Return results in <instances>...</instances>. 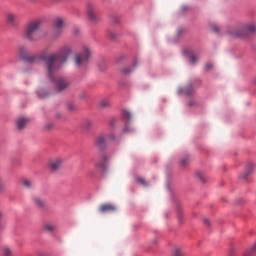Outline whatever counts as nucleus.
Segmentation results:
<instances>
[{
	"mask_svg": "<svg viewBox=\"0 0 256 256\" xmlns=\"http://www.w3.org/2000/svg\"><path fill=\"white\" fill-rule=\"evenodd\" d=\"M133 67H137V60L134 61Z\"/></svg>",
	"mask_w": 256,
	"mask_h": 256,
	"instance_id": "4c0bfd02",
	"label": "nucleus"
},
{
	"mask_svg": "<svg viewBox=\"0 0 256 256\" xmlns=\"http://www.w3.org/2000/svg\"><path fill=\"white\" fill-rule=\"evenodd\" d=\"M110 39H115V35L110 36Z\"/></svg>",
	"mask_w": 256,
	"mask_h": 256,
	"instance_id": "ea45409f",
	"label": "nucleus"
},
{
	"mask_svg": "<svg viewBox=\"0 0 256 256\" xmlns=\"http://www.w3.org/2000/svg\"><path fill=\"white\" fill-rule=\"evenodd\" d=\"M98 210L100 213H113L117 211V207L113 204H102Z\"/></svg>",
	"mask_w": 256,
	"mask_h": 256,
	"instance_id": "9b49d317",
	"label": "nucleus"
},
{
	"mask_svg": "<svg viewBox=\"0 0 256 256\" xmlns=\"http://www.w3.org/2000/svg\"><path fill=\"white\" fill-rule=\"evenodd\" d=\"M111 141H115V134L109 133V134H100L96 137L94 141L95 147L97 149H100V151H103L111 143Z\"/></svg>",
	"mask_w": 256,
	"mask_h": 256,
	"instance_id": "39448f33",
	"label": "nucleus"
},
{
	"mask_svg": "<svg viewBox=\"0 0 256 256\" xmlns=\"http://www.w3.org/2000/svg\"><path fill=\"white\" fill-rule=\"evenodd\" d=\"M107 161H109V157L107 155H103L102 161L97 163L95 167L102 169V171H107V165H106Z\"/></svg>",
	"mask_w": 256,
	"mask_h": 256,
	"instance_id": "2eb2a0df",
	"label": "nucleus"
},
{
	"mask_svg": "<svg viewBox=\"0 0 256 256\" xmlns=\"http://www.w3.org/2000/svg\"><path fill=\"white\" fill-rule=\"evenodd\" d=\"M43 23V20L37 18L34 20H31L25 27L24 30V37L27 39V41H30L31 43H35L39 41V37L37 36V33H39V29H41V25Z\"/></svg>",
	"mask_w": 256,
	"mask_h": 256,
	"instance_id": "7ed1b4c3",
	"label": "nucleus"
},
{
	"mask_svg": "<svg viewBox=\"0 0 256 256\" xmlns=\"http://www.w3.org/2000/svg\"><path fill=\"white\" fill-rule=\"evenodd\" d=\"M127 131H129L128 129H127V127L124 129V133H127Z\"/></svg>",
	"mask_w": 256,
	"mask_h": 256,
	"instance_id": "a19ab883",
	"label": "nucleus"
},
{
	"mask_svg": "<svg viewBox=\"0 0 256 256\" xmlns=\"http://www.w3.org/2000/svg\"><path fill=\"white\" fill-rule=\"evenodd\" d=\"M122 117L123 119H125V121H129L131 119V112H129L128 110H123Z\"/></svg>",
	"mask_w": 256,
	"mask_h": 256,
	"instance_id": "5701e85b",
	"label": "nucleus"
},
{
	"mask_svg": "<svg viewBox=\"0 0 256 256\" xmlns=\"http://www.w3.org/2000/svg\"><path fill=\"white\" fill-rule=\"evenodd\" d=\"M137 181H138V183H141V185H144V186L147 185V182L143 178H137Z\"/></svg>",
	"mask_w": 256,
	"mask_h": 256,
	"instance_id": "72a5a7b5",
	"label": "nucleus"
},
{
	"mask_svg": "<svg viewBox=\"0 0 256 256\" xmlns=\"http://www.w3.org/2000/svg\"><path fill=\"white\" fill-rule=\"evenodd\" d=\"M38 95L42 99H45V97L49 96V93H47V91H45L44 89H40V90H38Z\"/></svg>",
	"mask_w": 256,
	"mask_h": 256,
	"instance_id": "393cba45",
	"label": "nucleus"
},
{
	"mask_svg": "<svg viewBox=\"0 0 256 256\" xmlns=\"http://www.w3.org/2000/svg\"><path fill=\"white\" fill-rule=\"evenodd\" d=\"M3 256H13V248L9 246L2 247Z\"/></svg>",
	"mask_w": 256,
	"mask_h": 256,
	"instance_id": "a211bd4d",
	"label": "nucleus"
},
{
	"mask_svg": "<svg viewBox=\"0 0 256 256\" xmlns=\"http://www.w3.org/2000/svg\"><path fill=\"white\" fill-rule=\"evenodd\" d=\"M44 231H46V233H55V231H57V225L47 222L44 224Z\"/></svg>",
	"mask_w": 256,
	"mask_h": 256,
	"instance_id": "dca6fc26",
	"label": "nucleus"
},
{
	"mask_svg": "<svg viewBox=\"0 0 256 256\" xmlns=\"http://www.w3.org/2000/svg\"><path fill=\"white\" fill-rule=\"evenodd\" d=\"M92 126H93V122L89 119L84 120L82 123L83 129H86V130L91 129Z\"/></svg>",
	"mask_w": 256,
	"mask_h": 256,
	"instance_id": "412c9836",
	"label": "nucleus"
},
{
	"mask_svg": "<svg viewBox=\"0 0 256 256\" xmlns=\"http://www.w3.org/2000/svg\"><path fill=\"white\" fill-rule=\"evenodd\" d=\"M6 21L8 25L15 26L17 23H19V16L14 13H8L6 15Z\"/></svg>",
	"mask_w": 256,
	"mask_h": 256,
	"instance_id": "f8f14e48",
	"label": "nucleus"
},
{
	"mask_svg": "<svg viewBox=\"0 0 256 256\" xmlns=\"http://www.w3.org/2000/svg\"><path fill=\"white\" fill-rule=\"evenodd\" d=\"M67 27V19L63 17H56L52 22V39H59L63 35V29Z\"/></svg>",
	"mask_w": 256,
	"mask_h": 256,
	"instance_id": "20e7f679",
	"label": "nucleus"
},
{
	"mask_svg": "<svg viewBox=\"0 0 256 256\" xmlns=\"http://www.w3.org/2000/svg\"><path fill=\"white\" fill-rule=\"evenodd\" d=\"M227 33L228 35H231L232 37H237L238 39H251V36L255 35L256 33V22L248 21L238 27H229Z\"/></svg>",
	"mask_w": 256,
	"mask_h": 256,
	"instance_id": "f03ea898",
	"label": "nucleus"
},
{
	"mask_svg": "<svg viewBox=\"0 0 256 256\" xmlns=\"http://www.w3.org/2000/svg\"><path fill=\"white\" fill-rule=\"evenodd\" d=\"M256 253V242L247 250L245 256H253Z\"/></svg>",
	"mask_w": 256,
	"mask_h": 256,
	"instance_id": "aec40b11",
	"label": "nucleus"
},
{
	"mask_svg": "<svg viewBox=\"0 0 256 256\" xmlns=\"http://www.w3.org/2000/svg\"><path fill=\"white\" fill-rule=\"evenodd\" d=\"M0 229H3V225L0 224Z\"/></svg>",
	"mask_w": 256,
	"mask_h": 256,
	"instance_id": "37998d69",
	"label": "nucleus"
},
{
	"mask_svg": "<svg viewBox=\"0 0 256 256\" xmlns=\"http://www.w3.org/2000/svg\"><path fill=\"white\" fill-rule=\"evenodd\" d=\"M116 123H117V119L116 118H111L110 121H109V125L111 127H113Z\"/></svg>",
	"mask_w": 256,
	"mask_h": 256,
	"instance_id": "473e14b6",
	"label": "nucleus"
},
{
	"mask_svg": "<svg viewBox=\"0 0 256 256\" xmlns=\"http://www.w3.org/2000/svg\"><path fill=\"white\" fill-rule=\"evenodd\" d=\"M121 71L124 75H129V73H131L132 69L129 67H126V68H122Z\"/></svg>",
	"mask_w": 256,
	"mask_h": 256,
	"instance_id": "c85d7f7f",
	"label": "nucleus"
},
{
	"mask_svg": "<svg viewBox=\"0 0 256 256\" xmlns=\"http://www.w3.org/2000/svg\"><path fill=\"white\" fill-rule=\"evenodd\" d=\"M204 225H206V227H209L211 225V222L209 221V219L207 218L204 219Z\"/></svg>",
	"mask_w": 256,
	"mask_h": 256,
	"instance_id": "c9c22d12",
	"label": "nucleus"
},
{
	"mask_svg": "<svg viewBox=\"0 0 256 256\" xmlns=\"http://www.w3.org/2000/svg\"><path fill=\"white\" fill-rule=\"evenodd\" d=\"M182 10L183 11H187V7H182Z\"/></svg>",
	"mask_w": 256,
	"mask_h": 256,
	"instance_id": "58836bf2",
	"label": "nucleus"
},
{
	"mask_svg": "<svg viewBox=\"0 0 256 256\" xmlns=\"http://www.w3.org/2000/svg\"><path fill=\"white\" fill-rule=\"evenodd\" d=\"M179 93H182L183 95H193L195 93V88H193V85H190L186 88H180Z\"/></svg>",
	"mask_w": 256,
	"mask_h": 256,
	"instance_id": "f3484780",
	"label": "nucleus"
},
{
	"mask_svg": "<svg viewBox=\"0 0 256 256\" xmlns=\"http://www.w3.org/2000/svg\"><path fill=\"white\" fill-rule=\"evenodd\" d=\"M90 58L91 50L85 47L82 53H78L74 56V63L76 67H83V65H87Z\"/></svg>",
	"mask_w": 256,
	"mask_h": 256,
	"instance_id": "423d86ee",
	"label": "nucleus"
},
{
	"mask_svg": "<svg viewBox=\"0 0 256 256\" xmlns=\"http://www.w3.org/2000/svg\"><path fill=\"white\" fill-rule=\"evenodd\" d=\"M31 201L39 209H43L45 207V200H43V198H41L39 196H32Z\"/></svg>",
	"mask_w": 256,
	"mask_h": 256,
	"instance_id": "ddd939ff",
	"label": "nucleus"
},
{
	"mask_svg": "<svg viewBox=\"0 0 256 256\" xmlns=\"http://www.w3.org/2000/svg\"><path fill=\"white\" fill-rule=\"evenodd\" d=\"M72 49L69 46L62 48L57 53H47L42 52L39 55L29 54V49L25 46H20L18 50L19 57L23 59L26 63H39V61H44L48 78L52 83H54L57 91H65L71 85L65 78H57V71L61 69V65L67 62V58L71 55Z\"/></svg>",
	"mask_w": 256,
	"mask_h": 256,
	"instance_id": "f257e3e1",
	"label": "nucleus"
},
{
	"mask_svg": "<svg viewBox=\"0 0 256 256\" xmlns=\"http://www.w3.org/2000/svg\"><path fill=\"white\" fill-rule=\"evenodd\" d=\"M196 177H198V179L201 180L202 183H205V174L203 172H197Z\"/></svg>",
	"mask_w": 256,
	"mask_h": 256,
	"instance_id": "cd10ccee",
	"label": "nucleus"
},
{
	"mask_svg": "<svg viewBox=\"0 0 256 256\" xmlns=\"http://www.w3.org/2000/svg\"><path fill=\"white\" fill-rule=\"evenodd\" d=\"M255 169V163L248 161L246 164V168L243 174L240 175L239 179L242 183H245L247 181V177L253 173Z\"/></svg>",
	"mask_w": 256,
	"mask_h": 256,
	"instance_id": "6e6552de",
	"label": "nucleus"
},
{
	"mask_svg": "<svg viewBox=\"0 0 256 256\" xmlns=\"http://www.w3.org/2000/svg\"><path fill=\"white\" fill-rule=\"evenodd\" d=\"M27 123H29V118L27 117L20 116L16 118V129H18V131H22V129H25L27 127Z\"/></svg>",
	"mask_w": 256,
	"mask_h": 256,
	"instance_id": "9d476101",
	"label": "nucleus"
},
{
	"mask_svg": "<svg viewBox=\"0 0 256 256\" xmlns=\"http://www.w3.org/2000/svg\"><path fill=\"white\" fill-rule=\"evenodd\" d=\"M53 127H55V124H53V122H47L44 126L46 131H51V129H53Z\"/></svg>",
	"mask_w": 256,
	"mask_h": 256,
	"instance_id": "bb28decb",
	"label": "nucleus"
},
{
	"mask_svg": "<svg viewBox=\"0 0 256 256\" xmlns=\"http://www.w3.org/2000/svg\"><path fill=\"white\" fill-rule=\"evenodd\" d=\"M5 189V184L3 183V176L0 175V191H3Z\"/></svg>",
	"mask_w": 256,
	"mask_h": 256,
	"instance_id": "7c9ffc66",
	"label": "nucleus"
},
{
	"mask_svg": "<svg viewBox=\"0 0 256 256\" xmlns=\"http://www.w3.org/2000/svg\"><path fill=\"white\" fill-rule=\"evenodd\" d=\"M61 165H63V160L61 158H55L49 161L48 167L50 171L55 173V171H59V169H61Z\"/></svg>",
	"mask_w": 256,
	"mask_h": 256,
	"instance_id": "1a4fd4ad",
	"label": "nucleus"
},
{
	"mask_svg": "<svg viewBox=\"0 0 256 256\" xmlns=\"http://www.w3.org/2000/svg\"><path fill=\"white\" fill-rule=\"evenodd\" d=\"M189 107H193L195 105V100H190L188 102Z\"/></svg>",
	"mask_w": 256,
	"mask_h": 256,
	"instance_id": "e433bc0d",
	"label": "nucleus"
},
{
	"mask_svg": "<svg viewBox=\"0 0 256 256\" xmlns=\"http://www.w3.org/2000/svg\"><path fill=\"white\" fill-rule=\"evenodd\" d=\"M211 69H213V64H211V63H206V64H205V70H206V71H211Z\"/></svg>",
	"mask_w": 256,
	"mask_h": 256,
	"instance_id": "2f4dec72",
	"label": "nucleus"
},
{
	"mask_svg": "<svg viewBox=\"0 0 256 256\" xmlns=\"http://www.w3.org/2000/svg\"><path fill=\"white\" fill-rule=\"evenodd\" d=\"M87 14L92 23H97V21H99V14H97V6H95V4L88 3Z\"/></svg>",
	"mask_w": 256,
	"mask_h": 256,
	"instance_id": "0eeeda50",
	"label": "nucleus"
},
{
	"mask_svg": "<svg viewBox=\"0 0 256 256\" xmlns=\"http://www.w3.org/2000/svg\"><path fill=\"white\" fill-rule=\"evenodd\" d=\"M111 107V99L103 98L98 102L99 109H109Z\"/></svg>",
	"mask_w": 256,
	"mask_h": 256,
	"instance_id": "4468645a",
	"label": "nucleus"
},
{
	"mask_svg": "<svg viewBox=\"0 0 256 256\" xmlns=\"http://www.w3.org/2000/svg\"><path fill=\"white\" fill-rule=\"evenodd\" d=\"M191 63H197V57L195 55L190 56Z\"/></svg>",
	"mask_w": 256,
	"mask_h": 256,
	"instance_id": "f704fd0d",
	"label": "nucleus"
},
{
	"mask_svg": "<svg viewBox=\"0 0 256 256\" xmlns=\"http://www.w3.org/2000/svg\"><path fill=\"white\" fill-rule=\"evenodd\" d=\"M22 185H23V187H25V189H33V187H34L33 182L30 180H24L22 182Z\"/></svg>",
	"mask_w": 256,
	"mask_h": 256,
	"instance_id": "4be33fe9",
	"label": "nucleus"
},
{
	"mask_svg": "<svg viewBox=\"0 0 256 256\" xmlns=\"http://www.w3.org/2000/svg\"><path fill=\"white\" fill-rule=\"evenodd\" d=\"M2 216H3V214L0 212V219H1Z\"/></svg>",
	"mask_w": 256,
	"mask_h": 256,
	"instance_id": "79ce46f5",
	"label": "nucleus"
},
{
	"mask_svg": "<svg viewBox=\"0 0 256 256\" xmlns=\"http://www.w3.org/2000/svg\"><path fill=\"white\" fill-rule=\"evenodd\" d=\"M172 256H183V251L181 248H174Z\"/></svg>",
	"mask_w": 256,
	"mask_h": 256,
	"instance_id": "a878e982",
	"label": "nucleus"
},
{
	"mask_svg": "<svg viewBox=\"0 0 256 256\" xmlns=\"http://www.w3.org/2000/svg\"><path fill=\"white\" fill-rule=\"evenodd\" d=\"M66 109L73 113V112L77 111V105H75V102H68L66 104Z\"/></svg>",
	"mask_w": 256,
	"mask_h": 256,
	"instance_id": "6ab92c4d",
	"label": "nucleus"
},
{
	"mask_svg": "<svg viewBox=\"0 0 256 256\" xmlns=\"http://www.w3.org/2000/svg\"><path fill=\"white\" fill-rule=\"evenodd\" d=\"M211 29H212L213 33H219V26L213 24V25L211 26Z\"/></svg>",
	"mask_w": 256,
	"mask_h": 256,
	"instance_id": "c756f323",
	"label": "nucleus"
},
{
	"mask_svg": "<svg viewBox=\"0 0 256 256\" xmlns=\"http://www.w3.org/2000/svg\"><path fill=\"white\" fill-rule=\"evenodd\" d=\"M189 165V156H185L180 160V166L187 167Z\"/></svg>",
	"mask_w": 256,
	"mask_h": 256,
	"instance_id": "b1692460",
	"label": "nucleus"
}]
</instances>
